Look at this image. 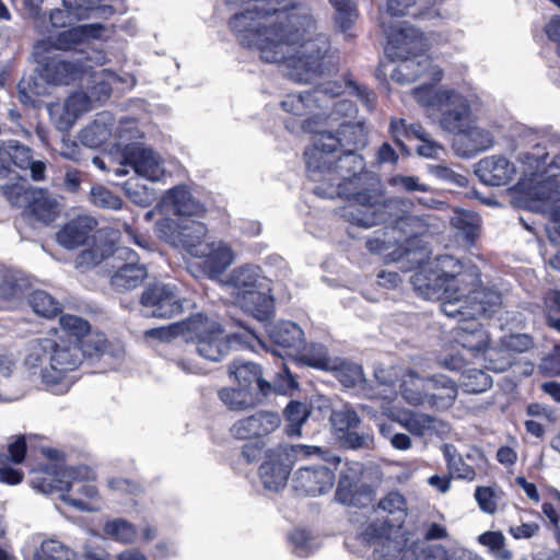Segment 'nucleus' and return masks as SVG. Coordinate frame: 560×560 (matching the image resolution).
I'll return each instance as SVG.
<instances>
[{
  "label": "nucleus",
  "instance_id": "obj_1",
  "mask_svg": "<svg viewBox=\"0 0 560 560\" xmlns=\"http://www.w3.org/2000/svg\"><path fill=\"white\" fill-rule=\"evenodd\" d=\"M236 11L229 26L237 42L255 49L262 61L282 62L290 79L310 83L336 68L325 34L306 38L315 27L308 8L290 0H226Z\"/></svg>",
  "mask_w": 560,
  "mask_h": 560
},
{
  "label": "nucleus",
  "instance_id": "obj_2",
  "mask_svg": "<svg viewBox=\"0 0 560 560\" xmlns=\"http://www.w3.org/2000/svg\"><path fill=\"white\" fill-rule=\"evenodd\" d=\"M335 128H322L313 137L304 156L307 176L318 183L314 191L328 199L343 198L347 205L339 209L340 217L352 226L370 229L383 219L384 207L401 202H383V187L375 173L365 171V163L354 149L366 140L360 121L345 120Z\"/></svg>",
  "mask_w": 560,
  "mask_h": 560
},
{
  "label": "nucleus",
  "instance_id": "obj_3",
  "mask_svg": "<svg viewBox=\"0 0 560 560\" xmlns=\"http://www.w3.org/2000/svg\"><path fill=\"white\" fill-rule=\"evenodd\" d=\"M410 281L419 295L440 300L441 311L447 317L475 316L502 303L498 291L479 287L480 271L475 265H465L451 255L438 256L420 267Z\"/></svg>",
  "mask_w": 560,
  "mask_h": 560
},
{
  "label": "nucleus",
  "instance_id": "obj_4",
  "mask_svg": "<svg viewBox=\"0 0 560 560\" xmlns=\"http://www.w3.org/2000/svg\"><path fill=\"white\" fill-rule=\"evenodd\" d=\"M42 452L51 463L32 471V488L44 494L59 493L66 504L79 511H97V506L83 500L98 498V490L93 483L95 471L85 465L66 466L65 454L57 448H43Z\"/></svg>",
  "mask_w": 560,
  "mask_h": 560
},
{
  "label": "nucleus",
  "instance_id": "obj_5",
  "mask_svg": "<svg viewBox=\"0 0 560 560\" xmlns=\"http://www.w3.org/2000/svg\"><path fill=\"white\" fill-rule=\"evenodd\" d=\"M184 340L195 345L197 353L212 362L221 361L235 346L254 349L255 345H262L248 327L242 326L240 332L225 334L215 318L203 314H196L185 322Z\"/></svg>",
  "mask_w": 560,
  "mask_h": 560
},
{
  "label": "nucleus",
  "instance_id": "obj_6",
  "mask_svg": "<svg viewBox=\"0 0 560 560\" xmlns=\"http://www.w3.org/2000/svg\"><path fill=\"white\" fill-rule=\"evenodd\" d=\"M518 141L520 147L525 149L518 155L522 164L518 182L526 180L528 189L538 192L536 198L542 197L536 188L539 183L557 178L560 174V136L528 128L522 131Z\"/></svg>",
  "mask_w": 560,
  "mask_h": 560
},
{
  "label": "nucleus",
  "instance_id": "obj_7",
  "mask_svg": "<svg viewBox=\"0 0 560 560\" xmlns=\"http://www.w3.org/2000/svg\"><path fill=\"white\" fill-rule=\"evenodd\" d=\"M221 285L232 296L234 305L259 322H265L272 315L273 299L269 294L268 280L259 266L245 264L234 268L221 281Z\"/></svg>",
  "mask_w": 560,
  "mask_h": 560
},
{
  "label": "nucleus",
  "instance_id": "obj_8",
  "mask_svg": "<svg viewBox=\"0 0 560 560\" xmlns=\"http://www.w3.org/2000/svg\"><path fill=\"white\" fill-rule=\"evenodd\" d=\"M416 102L428 110L440 109V127L454 135H459L475 121L474 106L477 97L448 88L435 89L433 84H422L411 92Z\"/></svg>",
  "mask_w": 560,
  "mask_h": 560
},
{
  "label": "nucleus",
  "instance_id": "obj_9",
  "mask_svg": "<svg viewBox=\"0 0 560 560\" xmlns=\"http://www.w3.org/2000/svg\"><path fill=\"white\" fill-rule=\"evenodd\" d=\"M536 188L541 191L542 197L536 198L538 192L528 189L526 180L517 182L512 188L514 202L520 208L549 214L545 231L551 243H558L560 242V179L549 178L539 183Z\"/></svg>",
  "mask_w": 560,
  "mask_h": 560
},
{
  "label": "nucleus",
  "instance_id": "obj_10",
  "mask_svg": "<svg viewBox=\"0 0 560 560\" xmlns=\"http://www.w3.org/2000/svg\"><path fill=\"white\" fill-rule=\"evenodd\" d=\"M341 93L342 85L339 82L328 81L312 91L288 94L281 102V106L283 110L291 115L305 116L301 128L315 137L322 131V109L328 107L331 98L339 96Z\"/></svg>",
  "mask_w": 560,
  "mask_h": 560
},
{
  "label": "nucleus",
  "instance_id": "obj_11",
  "mask_svg": "<svg viewBox=\"0 0 560 560\" xmlns=\"http://www.w3.org/2000/svg\"><path fill=\"white\" fill-rule=\"evenodd\" d=\"M32 362L49 359L50 368L46 378L56 380L57 387L61 386L67 375L75 371L83 361V352L79 345L61 337H44L43 343L35 347Z\"/></svg>",
  "mask_w": 560,
  "mask_h": 560
},
{
  "label": "nucleus",
  "instance_id": "obj_12",
  "mask_svg": "<svg viewBox=\"0 0 560 560\" xmlns=\"http://www.w3.org/2000/svg\"><path fill=\"white\" fill-rule=\"evenodd\" d=\"M498 307L489 312H485L475 316H465L458 314L455 318L459 320V324L453 328L454 341L462 348L471 352L472 355L485 353L489 364L488 368L495 372H503L511 366V360L504 358L500 362H494V357L498 355V351L490 348V337L488 331L476 320L477 317L485 315L490 316L495 312Z\"/></svg>",
  "mask_w": 560,
  "mask_h": 560
},
{
  "label": "nucleus",
  "instance_id": "obj_13",
  "mask_svg": "<svg viewBox=\"0 0 560 560\" xmlns=\"http://www.w3.org/2000/svg\"><path fill=\"white\" fill-rule=\"evenodd\" d=\"M33 55L37 62L39 77L48 84L68 85L79 80L86 71L81 61H69L60 58L50 49V42H36Z\"/></svg>",
  "mask_w": 560,
  "mask_h": 560
},
{
  "label": "nucleus",
  "instance_id": "obj_14",
  "mask_svg": "<svg viewBox=\"0 0 560 560\" xmlns=\"http://www.w3.org/2000/svg\"><path fill=\"white\" fill-rule=\"evenodd\" d=\"M207 232V226L199 220L177 222L171 218H163L154 225V233L159 238L174 247L185 249L191 256L200 253Z\"/></svg>",
  "mask_w": 560,
  "mask_h": 560
},
{
  "label": "nucleus",
  "instance_id": "obj_15",
  "mask_svg": "<svg viewBox=\"0 0 560 560\" xmlns=\"http://www.w3.org/2000/svg\"><path fill=\"white\" fill-rule=\"evenodd\" d=\"M381 26L387 36L385 52L392 60L425 52L430 47V39L407 22L387 28L382 18Z\"/></svg>",
  "mask_w": 560,
  "mask_h": 560
},
{
  "label": "nucleus",
  "instance_id": "obj_16",
  "mask_svg": "<svg viewBox=\"0 0 560 560\" xmlns=\"http://www.w3.org/2000/svg\"><path fill=\"white\" fill-rule=\"evenodd\" d=\"M382 412L415 438L427 440L448 432V425L443 420L425 412L397 409L387 405H382Z\"/></svg>",
  "mask_w": 560,
  "mask_h": 560
},
{
  "label": "nucleus",
  "instance_id": "obj_17",
  "mask_svg": "<svg viewBox=\"0 0 560 560\" xmlns=\"http://www.w3.org/2000/svg\"><path fill=\"white\" fill-rule=\"evenodd\" d=\"M399 62L392 71V80L399 84H409L418 79L430 80L438 83L443 79L444 72L425 52L397 59Z\"/></svg>",
  "mask_w": 560,
  "mask_h": 560
},
{
  "label": "nucleus",
  "instance_id": "obj_18",
  "mask_svg": "<svg viewBox=\"0 0 560 560\" xmlns=\"http://www.w3.org/2000/svg\"><path fill=\"white\" fill-rule=\"evenodd\" d=\"M143 314L147 317L171 318L183 310L179 296L174 288L167 284H155L148 288L141 296Z\"/></svg>",
  "mask_w": 560,
  "mask_h": 560
},
{
  "label": "nucleus",
  "instance_id": "obj_19",
  "mask_svg": "<svg viewBox=\"0 0 560 560\" xmlns=\"http://www.w3.org/2000/svg\"><path fill=\"white\" fill-rule=\"evenodd\" d=\"M122 156L138 176L150 182H159L165 175L163 159L151 148L133 144L124 150Z\"/></svg>",
  "mask_w": 560,
  "mask_h": 560
},
{
  "label": "nucleus",
  "instance_id": "obj_20",
  "mask_svg": "<svg viewBox=\"0 0 560 560\" xmlns=\"http://www.w3.org/2000/svg\"><path fill=\"white\" fill-rule=\"evenodd\" d=\"M162 206L178 217L177 222L199 220L207 213L206 206L185 185L168 189L162 198Z\"/></svg>",
  "mask_w": 560,
  "mask_h": 560
},
{
  "label": "nucleus",
  "instance_id": "obj_21",
  "mask_svg": "<svg viewBox=\"0 0 560 560\" xmlns=\"http://www.w3.org/2000/svg\"><path fill=\"white\" fill-rule=\"evenodd\" d=\"M115 259L124 260L121 266L117 267V270L110 278L112 285L119 290H132L139 287L145 279L148 272L143 265L138 262L139 257L129 247H117L114 253Z\"/></svg>",
  "mask_w": 560,
  "mask_h": 560
},
{
  "label": "nucleus",
  "instance_id": "obj_22",
  "mask_svg": "<svg viewBox=\"0 0 560 560\" xmlns=\"http://www.w3.org/2000/svg\"><path fill=\"white\" fill-rule=\"evenodd\" d=\"M393 200H400L401 202L393 207H384L382 209L383 219L380 220L376 225L390 219V222L394 224L390 229H395V234L400 233L405 235V243H409L412 237L423 235L432 225L430 215L404 214L392 218V210L406 207L409 203L401 198H393ZM389 201H392V199H385V192L383 191V202L387 203ZM373 226H375V224Z\"/></svg>",
  "mask_w": 560,
  "mask_h": 560
},
{
  "label": "nucleus",
  "instance_id": "obj_23",
  "mask_svg": "<svg viewBox=\"0 0 560 560\" xmlns=\"http://www.w3.org/2000/svg\"><path fill=\"white\" fill-rule=\"evenodd\" d=\"M335 482V474L326 466L300 467L293 475V489L304 495H319L329 491Z\"/></svg>",
  "mask_w": 560,
  "mask_h": 560
},
{
  "label": "nucleus",
  "instance_id": "obj_24",
  "mask_svg": "<svg viewBox=\"0 0 560 560\" xmlns=\"http://www.w3.org/2000/svg\"><path fill=\"white\" fill-rule=\"evenodd\" d=\"M104 26L100 23L83 24L59 32L56 36H48L39 42H50V49L56 50H81L82 46L89 45L93 39H100Z\"/></svg>",
  "mask_w": 560,
  "mask_h": 560
},
{
  "label": "nucleus",
  "instance_id": "obj_25",
  "mask_svg": "<svg viewBox=\"0 0 560 560\" xmlns=\"http://www.w3.org/2000/svg\"><path fill=\"white\" fill-rule=\"evenodd\" d=\"M281 422L277 412L260 410L235 421L230 432L238 440L265 436L279 428Z\"/></svg>",
  "mask_w": 560,
  "mask_h": 560
},
{
  "label": "nucleus",
  "instance_id": "obj_26",
  "mask_svg": "<svg viewBox=\"0 0 560 560\" xmlns=\"http://www.w3.org/2000/svg\"><path fill=\"white\" fill-rule=\"evenodd\" d=\"M476 176L488 186H504L516 175V166L506 156L493 154L481 159L475 165Z\"/></svg>",
  "mask_w": 560,
  "mask_h": 560
},
{
  "label": "nucleus",
  "instance_id": "obj_27",
  "mask_svg": "<svg viewBox=\"0 0 560 560\" xmlns=\"http://www.w3.org/2000/svg\"><path fill=\"white\" fill-rule=\"evenodd\" d=\"M63 9H55L49 14L52 27H67L72 23L89 16V12L97 8L102 0H61ZM43 0H25V3L37 9Z\"/></svg>",
  "mask_w": 560,
  "mask_h": 560
},
{
  "label": "nucleus",
  "instance_id": "obj_28",
  "mask_svg": "<svg viewBox=\"0 0 560 560\" xmlns=\"http://www.w3.org/2000/svg\"><path fill=\"white\" fill-rule=\"evenodd\" d=\"M202 258L205 273L215 279L223 273L234 261L235 254L231 246L223 241H212L201 245L200 253L194 255Z\"/></svg>",
  "mask_w": 560,
  "mask_h": 560
},
{
  "label": "nucleus",
  "instance_id": "obj_29",
  "mask_svg": "<svg viewBox=\"0 0 560 560\" xmlns=\"http://www.w3.org/2000/svg\"><path fill=\"white\" fill-rule=\"evenodd\" d=\"M365 246L371 254L380 255L386 262H394L412 255L411 250L402 245V240L395 236V229L385 228L374 232L366 240Z\"/></svg>",
  "mask_w": 560,
  "mask_h": 560
},
{
  "label": "nucleus",
  "instance_id": "obj_30",
  "mask_svg": "<svg viewBox=\"0 0 560 560\" xmlns=\"http://www.w3.org/2000/svg\"><path fill=\"white\" fill-rule=\"evenodd\" d=\"M425 407L443 411L451 408L456 401L458 386L455 381L444 374H434L429 377Z\"/></svg>",
  "mask_w": 560,
  "mask_h": 560
},
{
  "label": "nucleus",
  "instance_id": "obj_31",
  "mask_svg": "<svg viewBox=\"0 0 560 560\" xmlns=\"http://www.w3.org/2000/svg\"><path fill=\"white\" fill-rule=\"evenodd\" d=\"M458 136L464 143L455 142L454 150L462 158H471L479 152L491 149L494 144L493 133L476 124V120L469 124Z\"/></svg>",
  "mask_w": 560,
  "mask_h": 560
},
{
  "label": "nucleus",
  "instance_id": "obj_32",
  "mask_svg": "<svg viewBox=\"0 0 560 560\" xmlns=\"http://www.w3.org/2000/svg\"><path fill=\"white\" fill-rule=\"evenodd\" d=\"M290 467L277 451H270L259 467V478L265 489L278 492L287 485Z\"/></svg>",
  "mask_w": 560,
  "mask_h": 560
},
{
  "label": "nucleus",
  "instance_id": "obj_33",
  "mask_svg": "<svg viewBox=\"0 0 560 560\" xmlns=\"http://www.w3.org/2000/svg\"><path fill=\"white\" fill-rule=\"evenodd\" d=\"M15 366L14 355L0 351V402L18 400L25 394V386L13 376Z\"/></svg>",
  "mask_w": 560,
  "mask_h": 560
},
{
  "label": "nucleus",
  "instance_id": "obj_34",
  "mask_svg": "<svg viewBox=\"0 0 560 560\" xmlns=\"http://www.w3.org/2000/svg\"><path fill=\"white\" fill-rule=\"evenodd\" d=\"M268 335L270 340L282 348L287 355H294L303 346V330L293 322H278L268 330Z\"/></svg>",
  "mask_w": 560,
  "mask_h": 560
},
{
  "label": "nucleus",
  "instance_id": "obj_35",
  "mask_svg": "<svg viewBox=\"0 0 560 560\" xmlns=\"http://www.w3.org/2000/svg\"><path fill=\"white\" fill-rule=\"evenodd\" d=\"M97 222L89 215H80L68 222L58 233V243L68 249L79 247L84 244L90 232L96 226Z\"/></svg>",
  "mask_w": 560,
  "mask_h": 560
},
{
  "label": "nucleus",
  "instance_id": "obj_36",
  "mask_svg": "<svg viewBox=\"0 0 560 560\" xmlns=\"http://www.w3.org/2000/svg\"><path fill=\"white\" fill-rule=\"evenodd\" d=\"M429 377L420 376L416 371L408 370L401 375L399 393L410 406L425 407Z\"/></svg>",
  "mask_w": 560,
  "mask_h": 560
},
{
  "label": "nucleus",
  "instance_id": "obj_37",
  "mask_svg": "<svg viewBox=\"0 0 560 560\" xmlns=\"http://www.w3.org/2000/svg\"><path fill=\"white\" fill-rule=\"evenodd\" d=\"M43 343V338L32 340L25 350L23 359V369L27 376L33 383H38L50 390H56V380L46 378V374L49 373L50 362L49 359H40V361L32 362V355L35 351V347Z\"/></svg>",
  "mask_w": 560,
  "mask_h": 560
},
{
  "label": "nucleus",
  "instance_id": "obj_38",
  "mask_svg": "<svg viewBox=\"0 0 560 560\" xmlns=\"http://www.w3.org/2000/svg\"><path fill=\"white\" fill-rule=\"evenodd\" d=\"M11 155L12 164L21 170H30L33 180L45 178L46 164L43 161L33 160L32 150L16 140L5 142Z\"/></svg>",
  "mask_w": 560,
  "mask_h": 560
},
{
  "label": "nucleus",
  "instance_id": "obj_39",
  "mask_svg": "<svg viewBox=\"0 0 560 560\" xmlns=\"http://www.w3.org/2000/svg\"><path fill=\"white\" fill-rule=\"evenodd\" d=\"M118 82L127 83L129 88H132L136 84V79L133 77H129L128 80H125L108 69H102L97 72H93L91 74V85L89 88L90 96L93 101H105L109 97L113 85Z\"/></svg>",
  "mask_w": 560,
  "mask_h": 560
},
{
  "label": "nucleus",
  "instance_id": "obj_40",
  "mask_svg": "<svg viewBox=\"0 0 560 560\" xmlns=\"http://www.w3.org/2000/svg\"><path fill=\"white\" fill-rule=\"evenodd\" d=\"M230 373L242 388H249L253 392L256 387L262 395H266L270 388V384L261 378L260 366L256 363L234 362Z\"/></svg>",
  "mask_w": 560,
  "mask_h": 560
},
{
  "label": "nucleus",
  "instance_id": "obj_41",
  "mask_svg": "<svg viewBox=\"0 0 560 560\" xmlns=\"http://www.w3.org/2000/svg\"><path fill=\"white\" fill-rule=\"evenodd\" d=\"M25 211L28 215L48 224L57 217L59 203L46 190L36 188Z\"/></svg>",
  "mask_w": 560,
  "mask_h": 560
},
{
  "label": "nucleus",
  "instance_id": "obj_42",
  "mask_svg": "<svg viewBox=\"0 0 560 560\" xmlns=\"http://www.w3.org/2000/svg\"><path fill=\"white\" fill-rule=\"evenodd\" d=\"M113 118L108 113H103L81 130L80 142L89 148H98L112 136Z\"/></svg>",
  "mask_w": 560,
  "mask_h": 560
},
{
  "label": "nucleus",
  "instance_id": "obj_43",
  "mask_svg": "<svg viewBox=\"0 0 560 560\" xmlns=\"http://www.w3.org/2000/svg\"><path fill=\"white\" fill-rule=\"evenodd\" d=\"M218 397L221 402L232 411H244L259 402V398L249 388L223 387L219 389Z\"/></svg>",
  "mask_w": 560,
  "mask_h": 560
},
{
  "label": "nucleus",
  "instance_id": "obj_44",
  "mask_svg": "<svg viewBox=\"0 0 560 560\" xmlns=\"http://www.w3.org/2000/svg\"><path fill=\"white\" fill-rule=\"evenodd\" d=\"M334 96L329 102L328 107L322 109L323 118L320 128H335L339 122L345 120H353L357 115V107L351 101L340 100L335 102Z\"/></svg>",
  "mask_w": 560,
  "mask_h": 560
},
{
  "label": "nucleus",
  "instance_id": "obj_45",
  "mask_svg": "<svg viewBox=\"0 0 560 560\" xmlns=\"http://www.w3.org/2000/svg\"><path fill=\"white\" fill-rule=\"evenodd\" d=\"M92 97L84 92L72 93L65 102L67 119L65 121H55L57 129L67 131L74 125L77 118L91 108Z\"/></svg>",
  "mask_w": 560,
  "mask_h": 560
},
{
  "label": "nucleus",
  "instance_id": "obj_46",
  "mask_svg": "<svg viewBox=\"0 0 560 560\" xmlns=\"http://www.w3.org/2000/svg\"><path fill=\"white\" fill-rule=\"evenodd\" d=\"M377 509L390 516V520L386 521L395 528H399L404 524L408 514L407 501L397 491H392L381 499Z\"/></svg>",
  "mask_w": 560,
  "mask_h": 560
},
{
  "label": "nucleus",
  "instance_id": "obj_47",
  "mask_svg": "<svg viewBox=\"0 0 560 560\" xmlns=\"http://www.w3.org/2000/svg\"><path fill=\"white\" fill-rule=\"evenodd\" d=\"M375 380L376 383L382 389H371L369 394V398L372 400H381L380 407L382 405L389 406V400L394 397V383L397 377L396 370L394 368H376L375 369Z\"/></svg>",
  "mask_w": 560,
  "mask_h": 560
},
{
  "label": "nucleus",
  "instance_id": "obj_48",
  "mask_svg": "<svg viewBox=\"0 0 560 560\" xmlns=\"http://www.w3.org/2000/svg\"><path fill=\"white\" fill-rule=\"evenodd\" d=\"M103 532L110 539L124 545H132L138 538L136 525L120 517L105 522Z\"/></svg>",
  "mask_w": 560,
  "mask_h": 560
},
{
  "label": "nucleus",
  "instance_id": "obj_49",
  "mask_svg": "<svg viewBox=\"0 0 560 560\" xmlns=\"http://www.w3.org/2000/svg\"><path fill=\"white\" fill-rule=\"evenodd\" d=\"M480 218L477 213L456 209L451 217V224L456 229L467 244H472L479 229Z\"/></svg>",
  "mask_w": 560,
  "mask_h": 560
},
{
  "label": "nucleus",
  "instance_id": "obj_50",
  "mask_svg": "<svg viewBox=\"0 0 560 560\" xmlns=\"http://www.w3.org/2000/svg\"><path fill=\"white\" fill-rule=\"evenodd\" d=\"M36 188L28 185L26 180L5 184L1 186V192L12 207L26 209L30 199Z\"/></svg>",
  "mask_w": 560,
  "mask_h": 560
},
{
  "label": "nucleus",
  "instance_id": "obj_51",
  "mask_svg": "<svg viewBox=\"0 0 560 560\" xmlns=\"http://www.w3.org/2000/svg\"><path fill=\"white\" fill-rule=\"evenodd\" d=\"M311 410L307 404L300 401H291L284 409V416L289 422L287 433L290 436L301 435V427L307 420Z\"/></svg>",
  "mask_w": 560,
  "mask_h": 560
},
{
  "label": "nucleus",
  "instance_id": "obj_52",
  "mask_svg": "<svg viewBox=\"0 0 560 560\" xmlns=\"http://www.w3.org/2000/svg\"><path fill=\"white\" fill-rule=\"evenodd\" d=\"M70 548L56 539H46L34 551L33 560H73Z\"/></svg>",
  "mask_w": 560,
  "mask_h": 560
},
{
  "label": "nucleus",
  "instance_id": "obj_53",
  "mask_svg": "<svg viewBox=\"0 0 560 560\" xmlns=\"http://www.w3.org/2000/svg\"><path fill=\"white\" fill-rule=\"evenodd\" d=\"M389 132L395 140L396 144L405 150V144L401 137L405 136L408 139H418L420 141L428 138L430 135L419 124L406 125L404 119H393L389 124Z\"/></svg>",
  "mask_w": 560,
  "mask_h": 560
},
{
  "label": "nucleus",
  "instance_id": "obj_54",
  "mask_svg": "<svg viewBox=\"0 0 560 560\" xmlns=\"http://www.w3.org/2000/svg\"><path fill=\"white\" fill-rule=\"evenodd\" d=\"M28 302L33 311L44 317L50 318L60 312V303L43 290H35L31 293Z\"/></svg>",
  "mask_w": 560,
  "mask_h": 560
},
{
  "label": "nucleus",
  "instance_id": "obj_55",
  "mask_svg": "<svg viewBox=\"0 0 560 560\" xmlns=\"http://www.w3.org/2000/svg\"><path fill=\"white\" fill-rule=\"evenodd\" d=\"M115 136L117 137V148L124 152L127 147L140 144L138 140L143 137V133L138 128L137 121L127 117L119 121Z\"/></svg>",
  "mask_w": 560,
  "mask_h": 560
},
{
  "label": "nucleus",
  "instance_id": "obj_56",
  "mask_svg": "<svg viewBox=\"0 0 560 560\" xmlns=\"http://www.w3.org/2000/svg\"><path fill=\"white\" fill-rule=\"evenodd\" d=\"M292 551L299 557H308L319 548V541L305 529L296 528L290 536Z\"/></svg>",
  "mask_w": 560,
  "mask_h": 560
},
{
  "label": "nucleus",
  "instance_id": "obj_57",
  "mask_svg": "<svg viewBox=\"0 0 560 560\" xmlns=\"http://www.w3.org/2000/svg\"><path fill=\"white\" fill-rule=\"evenodd\" d=\"M26 282L13 272H0V299L19 300L24 296Z\"/></svg>",
  "mask_w": 560,
  "mask_h": 560
},
{
  "label": "nucleus",
  "instance_id": "obj_58",
  "mask_svg": "<svg viewBox=\"0 0 560 560\" xmlns=\"http://www.w3.org/2000/svg\"><path fill=\"white\" fill-rule=\"evenodd\" d=\"M301 361L306 363L307 365L317 368V369H327L329 359L327 354V350L322 345H311L306 346L303 341V346L299 351L294 354Z\"/></svg>",
  "mask_w": 560,
  "mask_h": 560
},
{
  "label": "nucleus",
  "instance_id": "obj_59",
  "mask_svg": "<svg viewBox=\"0 0 560 560\" xmlns=\"http://www.w3.org/2000/svg\"><path fill=\"white\" fill-rule=\"evenodd\" d=\"M462 377V386L468 393H481L492 385L491 376L479 369L464 370Z\"/></svg>",
  "mask_w": 560,
  "mask_h": 560
},
{
  "label": "nucleus",
  "instance_id": "obj_60",
  "mask_svg": "<svg viewBox=\"0 0 560 560\" xmlns=\"http://www.w3.org/2000/svg\"><path fill=\"white\" fill-rule=\"evenodd\" d=\"M89 201L95 207L108 210H118L122 206V200L102 185L92 186Z\"/></svg>",
  "mask_w": 560,
  "mask_h": 560
},
{
  "label": "nucleus",
  "instance_id": "obj_61",
  "mask_svg": "<svg viewBox=\"0 0 560 560\" xmlns=\"http://www.w3.org/2000/svg\"><path fill=\"white\" fill-rule=\"evenodd\" d=\"M59 322L62 331L74 337L77 345L91 331L89 322L75 315L65 314Z\"/></svg>",
  "mask_w": 560,
  "mask_h": 560
},
{
  "label": "nucleus",
  "instance_id": "obj_62",
  "mask_svg": "<svg viewBox=\"0 0 560 560\" xmlns=\"http://www.w3.org/2000/svg\"><path fill=\"white\" fill-rule=\"evenodd\" d=\"M481 545L489 548V551L499 560H510L512 552L504 546L505 538L501 532H486L478 537Z\"/></svg>",
  "mask_w": 560,
  "mask_h": 560
},
{
  "label": "nucleus",
  "instance_id": "obj_63",
  "mask_svg": "<svg viewBox=\"0 0 560 560\" xmlns=\"http://www.w3.org/2000/svg\"><path fill=\"white\" fill-rule=\"evenodd\" d=\"M336 10V23L342 32H347L358 18L353 0H329Z\"/></svg>",
  "mask_w": 560,
  "mask_h": 560
},
{
  "label": "nucleus",
  "instance_id": "obj_64",
  "mask_svg": "<svg viewBox=\"0 0 560 560\" xmlns=\"http://www.w3.org/2000/svg\"><path fill=\"white\" fill-rule=\"evenodd\" d=\"M330 421L336 431L349 432L359 425L360 418L351 407L345 405L331 413Z\"/></svg>",
  "mask_w": 560,
  "mask_h": 560
}]
</instances>
